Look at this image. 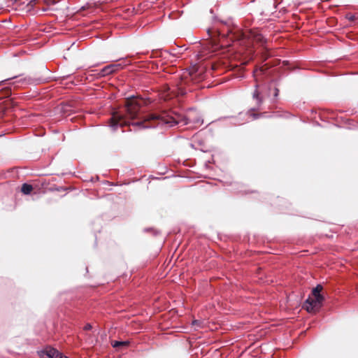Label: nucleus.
Wrapping results in <instances>:
<instances>
[{
    "label": "nucleus",
    "instance_id": "10",
    "mask_svg": "<svg viewBox=\"0 0 358 358\" xmlns=\"http://www.w3.org/2000/svg\"><path fill=\"white\" fill-rule=\"evenodd\" d=\"M245 116H250V117H252L253 119H257L259 117L262 116V114H256V113H251V112H248L246 113H240L238 114V118L239 119H241L242 117H244Z\"/></svg>",
    "mask_w": 358,
    "mask_h": 358
},
{
    "label": "nucleus",
    "instance_id": "1",
    "mask_svg": "<svg viewBox=\"0 0 358 358\" xmlns=\"http://www.w3.org/2000/svg\"><path fill=\"white\" fill-rule=\"evenodd\" d=\"M139 106L136 104L129 103L125 108L124 114L115 112L110 117V127L113 131L118 127H122L127 125H134L141 127L143 129L155 128L157 127L167 126L172 127L180 123L178 117L170 116L168 113L164 112L161 114L150 113L146 115L143 120L134 122L130 120L138 118L139 115Z\"/></svg>",
    "mask_w": 358,
    "mask_h": 358
},
{
    "label": "nucleus",
    "instance_id": "18",
    "mask_svg": "<svg viewBox=\"0 0 358 358\" xmlns=\"http://www.w3.org/2000/svg\"><path fill=\"white\" fill-rule=\"evenodd\" d=\"M258 71H259V70H256V71H255V76H256V73H257V72H258ZM259 71H260V72H263V69H259Z\"/></svg>",
    "mask_w": 358,
    "mask_h": 358
},
{
    "label": "nucleus",
    "instance_id": "7",
    "mask_svg": "<svg viewBox=\"0 0 358 358\" xmlns=\"http://www.w3.org/2000/svg\"><path fill=\"white\" fill-rule=\"evenodd\" d=\"M111 345L115 348H120V347H127L129 345V341H112Z\"/></svg>",
    "mask_w": 358,
    "mask_h": 358
},
{
    "label": "nucleus",
    "instance_id": "6",
    "mask_svg": "<svg viewBox=\"0 0 358 358\" xmlns=\"http://www.w3.org/2000/svg\"><path fill=\"white\" fill-rule=\"evenodd\" d=\"M252 97L256 101L257 107L252 108V110H255L259 109V106L262 103V98L260 96L259 92H258L257 89H256L254 91L253 94H252Z\"/></svg>",
    "mask_w": 358,
    "mask_h": 358
},
{
    "label": "nucleus",
    "instance_id": "13",
    "mask_svg": "<svg viewBox=\"0 0 358 358\" xmlns=\"http://www.w3.org/2000/svg\"><path fill=\"white\" fill-rule=\"evenodd\" d=\"M206 50H204L202 52V53H201V57H203V58H202L201 59H203V60H204V59H208V58H209V57H212V56H213V55H212L211 53H210V55H207V53H206Z\"/></svg>",
    "mask_w": 358,
    "mask_h": 358
},
{
    "label": "nucleus",
    "instance_id": "4",
    "mask_svg": "<svg viewBox=\"0 0 358 358\" xmlns=\"http://www.w3.org/2000/svg\"><path fill=\"white\" fill-rule=\"evenodd\" d=\"M41 358H63V355L56 349L47 348L38 352Z\"/></svg>",
    "mask_w": 358,
    "mask_h": 358
},
{
    "label": "nucleus",
    "instance_id": "8",
    "mask_svg": "<svg viewBox=\"0 0 358 358\" xmlns=\"http://www.w3.org/2000/svg\"><path fill=\"white\" fill-rule=\"evenodd\" d=\"M32 189V185L28 183H24L21 187L22 192L26 195L29 194L31 192Z\"/></svg>",
    "mask_w": 358,
    "mask_h": 358
},
{
    "label": "nucleus",
    "instance_id": "21",
    "mask_svg": "<svg viewBox=\"0 0 358 358\" xmlns=\"http://www.w3.org/2000/svg\"><path fill=\"white\" fill-rule=\"evenodd\" d=\"M63 358H67V357L63 355Z\"/></svg>",
    "mask_w": 358,
    "mask_h": 358
},
{
    "label": "nucleus",
    "instance_id": "11",
    "mask_svg": "<svg viewBox=\"0 0 358 358\" xmlns=\"http://www.w3.org/2000/svg\"><path fill=\"white\" fill-rule=\"evenodd\" d=\"M277 1H278V0H271L269 2H268L267 6H268L270 5H272L273 8H271V9L267 8L266 10L268 12H271V13H273V10L275 8H276V7H277V4H278Z\"/></svg>",
    "mask_w": 358,
    "mask_h": 358
},
{
    "label": "nucleus",
    "instance_id": "2",
    "mask_svg": "<svg viewBox=\"0 0 358 358\" xmlns=\"http://www.w3.org/2000/svg\"><path fill=\"white\" fill-rule=\"evenodd\" d=\"M322 289L323 287L320 284L313 289L312 294L313 298L308 297L303 305V307L308 312H313L321 307L322 303L324 299V296L320 294Z\"/></svg>",
    "mask_w": 358,
    "mask_h": 358
},
{
    "label": "nucleus",
    "instance_id": "15",
    "mask_svg": "<svg viewBox=\"0 0 358 358\" xmlns=\"http://www.w3.org/2000/svg\"><path fill=\"white\" fill-rule=\"evenodd\" d=\"M279 94V90L277 88V87H275L274 88V94H273V96L274 97H277Z\"/></svg>",
    "mask_w": 358,
    "mask_h": 358
},
{
    "label": "nucleus",
    "instance_id": "14",
    "mask_svg": "<svg viewBox=\"0 0 358 358\" xmlns=\"http://www.w3.org/2000/svg\"><path fill=\"white\" fill-rule=\"evenodd\" d=\"M192 325L193 326H195V327H201V322L199 321V320H194L192 322Z\"/></svg>",
    "mask_w": 358,
    "mask_h": 358
},
{
    "label": "nucleus",
    "instance_id": "19",
    "mask_svg": "<svg viewBox=\"0 0 358 358\" xmlns=\"http://www.w3.org/2000/svg\"><path fill=\"white\" fill-rule=\"evenodd\" d=\"M243 123H244V122H243V121H241V122H236L235 124H243Z\"/></svg>",
    "mask_w": 358,
    "mask_h": 358
},
{
    "label": "nucleus",
    "instance_id": "5",
    "mask_svg": "<svg viewBox=\"0 0 358 358\" xmlns=\"http://www.w3.org/2000/svg\"><path fill=\"white\" fill-rule=\"evenodd\" d=\"M252 38L255 43L262 45H264L267 42L266 38L259 32H254L252 34Z\"/></svg>",
    "mask_w": 358,
    "mask_h": 358
},
{
    "label": "nucleus",
    "instance_id": "12",
    "mask_svg": "<svg viewBox=\"0 0 358 358\" xmlns=\"http://www.w3.org/2000/svg\"><path fill=\"white\" fill-rule=\"evenodd\" d=\"M16 80L15 81L13 82L12 84H15V83L20 84V83H24V80L23 79L18 78V77H17V76H15V77H13L12 78H8L7 80H3V82L10 81V80Z\"/></svg>",
    "mask_w": 358,
    "mask_h": 358
},
{
    "label": "nucleus",
    "instance_id": "17",
    "mask_svg": "<svg viewBox=\"0 0 358 358\" xmlns=\"http://www.w3.org/2000/svg\"><path fill=\"white\" fill-rule=\"evenodd\" d=\"M207 34L208 35L210 36V37H212L213 35H212V31L210 29H208L207 30Z\"/></svg>",
    "mask_w": 358,
    "mask_h": 358
},
{
    "label": "nucleus",
    "instance_id": "16",
    "mask_svg": "<svg viewBox=\"0 0 358 358\" xmlns=\"http://www.w3.org/2000/svg\"><path fill=\"white\" fill-rule=\"evenodd\" d=\"M92 325L90 324H87L85 327H84V329L86 330V331H88V330H90L92 329Z\"/></svg>",
    "mask_w": 358,
    "mask_h": 358
},
{
    "label": "nucleus",
    "instance_id": "9",
    "mask_svg": "<svg viewBox=\"0 0 358 358\" xmlns=\"http://www.w3.org/2000/svg\"><path fill=\"white\" fill-rule=\"evenodd\" d=\"M345 18L354 24H358V14L348 13L345 15Z\"/></svg>",
    "mask_w": 358,
    "mask_h": 358
},
{
    "label": "nucleus",
    "instance_id": "3",
    "mask_svg": "<svg viewBox=\"0 0 358 358\" xmlns=\"http://www.w3.org/2000/svg\"><path fill=\"white\" fill-rule=\"evenodd\" d=\"M129 64L128 61L126 59H120L118 62H115L113 64H110L104 66L101 69V75L103 76L110 75L113 73L116 72L117 71L122 69L124 66H127Z\"/></svg>",
    "mask_w": 358,
    "mask_h": 358
},
{
    "label": "nucleus",
    "instance_id": "20",
    "mask_svg": "<svg viewBox=\"0 0 358 358\" xmlns=\"http://www.w3.org/2000/svg\"><path fill=\"white\" fill-rule=\"evenodd\" d=\"M220 22H221V23L226 24V22H223V21H220Z\"/></svg>",
    "mask_w": 358,
    "mask_h": 358
}]
</instances>
